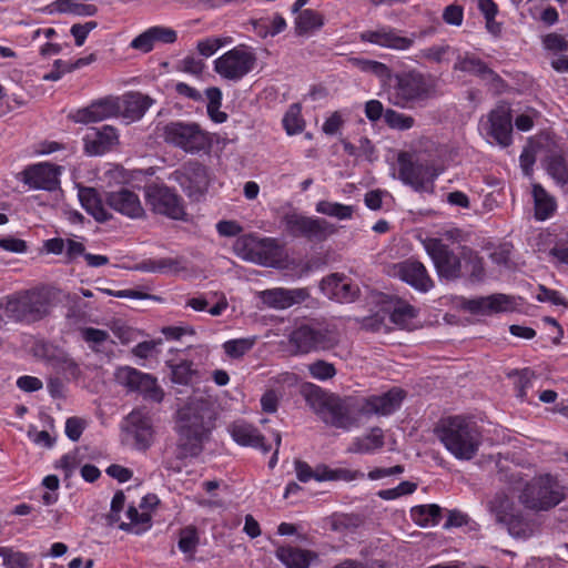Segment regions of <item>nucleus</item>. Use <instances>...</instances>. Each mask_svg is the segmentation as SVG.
<instances>
[{"label":"nucleus","mask_w":568,"mask_h":568,"mask_svg":"<svg viewBox=\"0 0 568 568\" xmlns=\"http://www.w3.org/2000/svg\"><path fill=\"white\" fill-rule=\"evenodd\" d=\"M489 313L505 312L510 308L511 301L505 294H493L487 296Z\"/></svg>","instance_id":"62"},{"label":"nucleus","mask_w":568,"mask_h":568,"mask_svg":"<svg viewBox=\"0 0 568 568\" xmlns=\"http://www.w3.org/2000/svg\"><path fill=\"white\" fill-rule=\"evenodd\" d=\"M384 121L390 129L400 131L409 130L415 124V119L413 116L397 112L393 109L385 110Z\"/></svg>","instance_id":"47"},{"label":"nucleus","mask_w":568,"mask_h":568,"mask_svg":"<svg viewBox=\"0 0 568 568\" xmlns=\"http://www.w3.org/2000/svg\"><path fill=\"white\" fill-rule=\"evenodd\" d=\"M397 275L415 290L427 292L434 286V282L423 263L416 260H407L397 265Z\"/></svg>","instance_id":"25"},{"label":"nucleus","mask_w":568,"mask_h":568,"mask_svg":"<svg viewBox=\"0 0 568 568\" xmlns=\"http://www.w3.org/2000/svg\"><path fill=\"white\" fill-rule=\"evenodd\" d=\"M256 57L245 47H235L214 61V70L222 78L237 81L254 68Z\"/></svg>","instance_id":"13"},{"label":"nucleus","mask_w":568,"mask_h":568,"mask_svg":"<svg viewBox=\"0 0 568 568\" xmlns=\"http://www.w3.org/2000/svg\"><path fill=\"white\" fill-rule=\"evenodd\" d=\"M503 525H505L509 534L518 538H527L534 534V524L524 519L520 510L510 516Z\"/></svg>","instance_id":"45"},{"label":"nucleus","mask_w":568,"mask_h":568,"mask_svg":"<svg viewBox=\"0 0 568 568\" xmlns=\"http://www.w3.org/2000/svg\"><path fill=\"white\" fill-rule=\"evenodd\" d=\"M435 92L432 75L410 70L394 75V84L387 91L388 102L400 109H410L429 99Z\"/></svg>","instance_id":"6"},{"label":"nucleus","mask_w":568,"mask_h":568,"mask_svg":"<svg viewBox=\"0 0 568 568\" xmlns=\"http://www.w3.org/2000/svg\"><path fill=\"white\" fill-rule=\"evenodd\" d=\"M214 428L213 413L204 400H191L176 413L174 430L178 435L179 458L196 457Z\"/></svg>","instance_id":"1"},{"label":"nucleus","mask_w":568,"mask_h":568,"mask_svg":"<svg viewBox=\"0 0 568 568\" xmlns=\"http://www.w3.org/2000/svg\"><path fill=\"white\" fill-rule=\"evenodd\" d=\"M547 173L556 181L557 184H568V164L560 153H550L544 161Z\"/></svg>","instance_id":"39"},{"label":"nucleus","mask_w":568,"mask_h":568,"mask_svg":"<svg viewBox=\"0 0 568 568\" xmlns=\"http://www.w3.org/2000/svg\"><path fill=\"white\" fill-rule=\"evenodd\" d=\"M105 202L110 209L130 219H140L145 214L138 194L128 189L108 193Z\"/></svg>","instance_id":"22"},{"label":"nucleus","mask_w":568,"mask_h":568,"mask_svg":"<svg viewBox=\"0 0 568 568\" xmlns=\"http://www.w3.org/2000/svg\"><path fill=\"white\" fill-rule=\"evenodd\" d=\"M114 376L118 384L124 386L129 392L140 393L148 400L161 403L164 397L156 378L150 374L123 366L116 369Z\"/></svg>","instance_id":"14"},{"label":"nucleus","mask_w":568,"mask_h":568,"mask_svg":"<svg viewBox=\"0 0 568 568\" xmlns=\"http://www.w3.org/2000/svg\"><path fill=\"white\" fill-rule=\"evenodd\" d=\"M42 351L43 357L53 367L62 369L64 372H69L73 376L78 375V364L72 358H70L64 352L51 345H42Z\"/></svg>","instance_id":"38"},{"label":"nucleus","mask_w":568,"mask_h":568,"mask_svg":"<svg viewBox=\"0 0 568 568\" xmlns=\"http://www.w3.org/2000/svg\"><path fill=\"white\" fill-rule=\"evenodd\" d=\"M295 13L294 30L298 37L310 36L324 26V16L316 10L301 9Z\"/></svg>","instance_id":"34"},{"label":"nucleus","mask_w":568,"mask_h":568,"mask_svg":"<svg viewBox=\"0 0 568 568\" xmlns=\"http://www.w3.org/2000/svg\"><path fill=\"white\" fill-rule=\"evenodd\" d=\"M82 338L93 345L103 344L110 337L109 333L103 329L94 328V327H84L81 329Z\"/></svg>","instance_id":"57"},{"label":"nucleus","mask_w":568,"mask_h":568,"mask_svg":"<svg viewBox=\"0 0 568 568\" xmlns=\"http://www.w3.org/2000/svg\"><path fill=\"white\" fill-rule=\"evenodd\" d=\"M484 130L487 136L494 139L503 148L511 143V113L510 108L503 103L493 109L484 123Z\"/></svg>","instance_id":"18"},{"label":"nucleus","mask_w":568,"mask_h":568,"mask_svg":"<svg viewBox=\"0 0 568 568\" xmlns=\"http://www.w3.org/2000/svg\"><path fill=\"white\" fill-rule=\"evenodd\" d=\"M123 432L133 439L134 447L140 450L148 449L154 438L152 418L145 408L133 409L122 424Z\"/></svg>","instance_id":"17"},{"label":"nucleus","mask_w":568,"mask_h":568,"mask_svg":"<svg viewBox=\"0 0 568 568\" xmlns=\"http://www.w3.org/2000/svg\"><path fill=\"white\" fill-rule=\"evenodd\" d=\"M60 170L49 163H39L23 171V181L33 189L52 191L59 185Z\"/></svg>","instance_id":"24"},{"label":"nucleus","mask_w":568,"mask_h":568,"mask_svg":"<svg viewBox=\"0 0 568 568\" xmlns=\"http://www.w3.org/2000/svg\"><path fill=\"white\" fill-rule=\"evenodd\" d=\"M130 47L132 49L141 51L143 53L150 52L154 47V42H153L150 29H146L144 32H142L141 34L135 37L131 41Z\"/></svg>","instance_id":"60"},{"label":"nucleus","mask_w":568,"mask_h":568,"mask_svg":"<svg viewBox=\"0 0 568 568\" xmlns=\"http://www.w3.org/2000/svg\"><path fill=\"white\" fill-rule=\"evenodd\" d=\"M227 43L226 39L209 38L197 43V51L201 55L209 58L213 55L221 47Z\"/></svg>","instance_id":"55"},{"label":"nucleus","mask_w":568,"mask_h":568,"mask_svg":"<svg viewBox=\"0 0 568 568\" xmlns=\"http://www.w3.org/2000/svg\"><path fill=\"white\" fill-rule=\"evenodd\" d=\"M98 23L95 21H88L83 24L77 23L71 27V34L74 37L75 44L81 47L90 31L95 29Z\"/></svg>","instance_id":"58"},{"label":"nucleus","mask_w":568,"mask_h":568,"mask_svg":"<svg viewBox=\"0 0 568 568\" xmlns=\"http://www.w3.org/2000/svg\"><path fill=\"white\" fill-rule=\"evenodd\" d=\"M79 200L82 207L92 215L98 222H105L111 219L103 200L93 187H80Z\"/></svg>","instance_id":"32"},{"label":"nucleus","mask_w":568,"mask_h":568,"mask_svg":"<svg viewBox=\"0 0 568 568\" xmlns=\"http://www.w3.org/2000/svg\"><path fill=\"white\" fill-rule=\"evenodd\" d=\"M414 37L415 33H412L410 37H404L400 31L387 26L378 27L375 30H366L359 36L364 42L396 51L410 49L414 45Z\"/></svg>","instance_id":"20"},{"label":"nucleus","mask_w":568,"mask_h":568,"mask_svg":"<svg viewBox=\"0 0 568 568\" xmlns=\"http://www.w3.org/2000/svg\"><path fill=\"white\" fill-rule=\"evenodd\" d=\"M435 434L445 448L457 459L470 460L481 444V435L477 427L460 416L442 419Z\"/></svg>","instance_id":"5"},{"label":"nucleus","mask_w":568,"mask_h":568,"mask_svg":"<svg viewBox=\"0 0 568 568\" xmlns=\"http://www.w3.org/2000/svg\"><path fill=\"white\" fill-rule=\"evenodd\" d=\"M229 433L234 442L241 446L260 448L263 453H267L271 449V446L265 444L264 436L253 425L243 420L232 423L229 426Z\"/></svg>","instance_id":"29"},{"label":"nucleus","mask_w":568,"mask_h":568,"mask_svg":"<svg viewBox=\"0 0 568 568\" xmlns=\"http://www.w3.org/2000/svg\"><path fill=\"white\" fill-rule=\"evenodd\" d=\"M332 568H387L382 560L358 561L355 559H345Z\"/></svg>","instance_id":"64"},{"label":"nucleus","mask_w":568,"mask_h":568,"mask_svg":"<svg viewBox=\"0 0 568 568\" xmlns=\"http://www.w3.org/2000/svg\"><path fill=\"white\" fill-rule=\"evenodd\" d=\"M119 97L108 95L93 100L88 106L77 110L72 119L77 123L89 124L119 116Z\"/></svg>","instance_id":"19"},{"label":"nucleus","mask_w":568,"mask_h":568,"mask_svg":"<svg viewBox=\"0 0 568 568\" xmlns=\"http://www.w3.org/2000/svg\"><path fill=\"white\" fill-rule=\"evenodd\" d=\"M154 103V100L141 92H128L119 97V116L129 122L139 121Z\"/></svg>","instance_id":"26"},{"label":"nucleus","mask_w":568,"mask_h":568,"mask_svg":"<svg viewBox=\"0 0 568 568\" xmlns=\"http://www.w3.org/2000/svg\"><path fill=\"white\" fill-rule=\"evenodd\" d=\"M152 34L153 42H161V43H174L178 39V33L175 30L169 27H151L149 28Z\"/></svg>","instance_id":"54"},{"label":"nucleus","mask_w":568,"mask_h":568,"mask_svg":"<svg viewBox=\"0 0 568 568\" xmlns=\"http://www.w3.org/2000/svg\"><path fill=\"white\" fill-rule=\"evenodd\" d=\"M398 175L399 179L415 191H427L428 186H433L434 180L439 172L429 164L414 162L407 153L398 155Z\"/></svg>","instance_id":"15"},{"label":"nucleus","mask_w":568,"mask_h":568,"mask_svg":"<svg viewBox=\"0 0 568 568\" xmlns=\"http://www.w3.org/2000/svg\"><path fill=\"white\" fill-rule=\"evenodd\" d=\"M532 196L535 203V217L539 221H545L550 217L556 211L557 203L540 184L532 185Z\"/></svg>","instance_id":"35"},{"label":"nucleus","mask_w":568,"mask_h":568,"mask_svg":"<svg viewBox=\"0 0 568 568\" xmlns=\"http://www.w3.org/2000/svg\"><path fill=\"white\" fill-rule=\"evenodd\" d=\"M175 181L190 199L200 200L207 191L210 179L205 165L197 161L185 163L174 173Z\"/></svg>","instance_id":"16"},{"label":"nucleus","mask_w":568,"mask_h":568,"mask_svg":"<svg viewBox=\"0 0 568 568\" xmlns=\"http://www.w3.org/2000/svg\"><path fill=\"white\" fill-rule=\"evenodd\" d=\"M353 64L363 72L374 74L383 82L392 79L390 69L385 63L379 61L368 59H353Z\"/></svg>","instance_id":"44"},{"label":"nucleus","mask_w":568,"mask_h":568,"mask_svg":"<svg viewBox=\"0 0 568 568\" xmlns=\"http://www.w3.org/2000/svg\"><path fill=\"white\" fill-rule=\"evenodd\" d=\"M565 498V489L552 475L545 474L527 481L518 495V499L527 509L549 510Z\"/></svg>","instance_id":"7"},{"label":"nucleus","mask_w":568,"mask_h":568,"mask_svg":"<svg viewBox=\"0 0 568 568\" xmlns=\"http://www.w3.org/2000/svg\"><path fill=\"white\" fill-rule=\"evenodd\" d=\"M310 296L306 288L276 287L258 292V297L268 307L285 310L304 302Z\"/></svg>","instance_id":"23"},{"label":"nucleus","mask_w":568,"mask_h":568,"mask_svg":"<svg viewBox=\"0 0 568 568\" xmlns=\"http://www.w3.org/2000/svg\"><path fill=\"white\" fill-rule=\"evenodd\" d=\"M308 372L313 378L325 381L336 375V368L332 363L318 359L308 365Z\"/></svg>","instance_id":"53"},{"label":"nucleus","mask_w":568,"mask_h":568,"mask_svg":"<svg viewBox=\"0 0 568 568\" xmlns=\"http://www.w3.org/2000/svg\"><path fill=\"white\" fill-rule=\"evenodd\" d=\"M440 513V507L435 504L416 506L410 510L413 520L420 527L437 525L442 517Z\"/></svg>","instance_id":"41"},{"label":"nucleus","mask_w":568,"mask_h":568,"mask_svg":"<svg viewBox=\"0 0 568 568\" xmlns=\"http://www.w3.org/2000/svg\"><path fill=\"white\" fill-rule=\"evenodd\" d=\"M136 268L151 273H164L166 271L180 272L185 267L182 266V261L180 258L163 257L159 260L143 261Z\"/></svg>","instance_id":"42"},{"label":"nucleus","mask_w":568,"mask_h":568,"mask_svg":"<svg viewBox=\"0 0 568 568\" xmlns=\"http://www.w3.org/2000/svg\"><path fill=\"white\" fill-rule=\"evenodd\" d=\"M283 125L287 134L293 135L304 130V120L301 115V106L295 103L290 106L283 118Z\"/></svg>","instance_id":"46"},{"label":"nucleus","mask_w":568,"mask_h":568,"mask_svg":"<svg viewBox=\"0 0 568 568\" xmlns=\"http://www.w3.org/2000/svg\"><path fill=\"white\" fill-rule=\"evenodd\" d=\"M145 202L155 214L164 215L171 220H187L183 199L166 185H148L145 187Z\"/></svg>","instance_id":"12"},{"label":"nucleus","mask_w":568,"mask_h":568,"mask_svg":"<svg viewBox=\"0 0 568 568\" xmlns=\"http://www.w3.org/2000/svg\"><path fill=\"white\" fill-rule=\"evenodd\" d=\"M321 288L326 295L342 303L354 302L359 293L356 284L346 281L344 276L338 274H332L323 278Z\"/></svg>","instance_id":"28"},{"label":"nucleus","mask_w":568,"mask_h":568,"mask_svg":"<svg viewBox=\"0 0 568 568\" xmlns=\"http://www.w3.org/2000/svg\"><path fill=\"white\" fill-rule=\"evenodd\" d=\"M255 344V337L231 339L224 343L223 348L227 356L232 358L242 357Z\"/></svg>","instance_id":"50"},{"label":"nucleus","mask_w":568,"mask_h":568,"mask_svg":"<svg viewBox=\"0 0 568 568\" xmlns=\"http://www.w3.org/2000/svg\"><path fill=\"white\" fill-rule=\"evenodd\" d=\"M60 290L41 286L22 291L7 297L4 311L17 322L34 323L47 317L60 302Z\"/></svg>","instance_id":"4"},{"label":"nucleus","mask_w":568,"mask_h":568,"mask_svg":"<svg viewBox=\"0 0 568 568\" xmlns=\"http://www.w3.org/2000/svg\"><path fill=\"white\" fill-rule=\"evenodd\" d=\"M425 248L440 278L455 281L468 276L471 281H481L485 276L483 257L468 246H460L458 252H454L442 240L429 239Z\"/></svg>","instance_id":"2"},{"label":"nucleus","mask_w":568,"mask_h":568,"mask_svg":"<svg viewBox=\"0 0 568 568\" xmlns=\"http://www.w3.org/2000/svg\"><path fill=\"white\" fill-rule=\"evenodd\" d=\"M0 557L7 568H29L30 558L27 554L14 551L8 547H0Z\"/></svg>","instance_id":"48"},{"label":"nucleus","mask_w":568,"mask_h":568,"mask_svg":"<svg viewBox=\"0 0 568 568\" xmlns=\"http://www.w3.org/2000/svg\"><path fill=\"white\" fill-rule=\"evenodd\" d=\"M286 232L295 237H305L310 242L321 243L336 233L334 224L325 219L305 216L295 212L283 217Z\"/></svg>","instance_id":"11"},{"label":"nucleus","mask_w":568,"mask_h":568,"mask_svg":"<svg viewBox=\"0 0 568 568\" xmlns=\"http://www.w3.org/2000/svg\"><path fill=\"white\" fill-rule=\"evenodd\" d=\"M404 397L405 392L397 387H394L382 395L369 396L359 402L361 416L389 415L399 408Z\"/></svg>","instance_id":"21"},{"label":"nucleus","mask_w":568,"mask_h":568,"mask_svg":"<svg viewBox=\"0 0 568 568\" xmlns=\"http://www.w3.org/2000/svg\"><path fill=\"white\" fill-rule=\"evenodd\" d=\"M275 557L286 568H310L311 562L317 559V554L312 550L282 545L277 546Z\"/></svg>","instance_id":"31"},{"label":"nucleus","mask_w":568,"mask_h":568,"mask_svg":"<svg viewBox=\"0 0 568 568\" xmlns=\"http://www.w3.org/2000/svg\"><path fill=\"white\" fill-rule=\"evenodd\" d=\"M233 248L241 258L263 266L274 267L282 260V247L275 239L246 234L236 239Z\"/></svg>","instance_id":"9"},{"label":"nucleus","mask_w":568,"mask_h":568,"mask_svg":"<svg viewBox=\"0 0 568 568\" xmlns=\"http://www.w3.org/2000/svg\"><path fill=\"white\" fill-rule=\"evenodd\" d=\"M302 394L311 409L326 425L344 430L358 426L362 417L358 400L326 393L313 384L306 385Z\"/></svg>","instance_id":"3"},{"label":"nucleus","mask_w":568,"mask_h":568,"mask_svg":"<svg viewBox=\"0 0 568 568\" xmlns=\"http://www.w3.org/2000/svg\"><path fill=\"white\" fill-rule=\"evenodd\" d=\"M193 374L192 364L182 362L172 368V381L178 384H187Z\"/></svg>","instance_id":"59"},{"label":"nucleus","mask_w":568,"mask_h":568,"mask_svg":"<svg viewBox=\"0 0 568 568\" xmlns=\"http://www.w3.org/2000/svg\"><path fill=\"white\" fill-rule=\"evenodd\" d=\"M454 69L475 74L487 81L496 90H500L504 87L503 79L495 71L488 68V65L483 60L474 55L459 58L455 63Z\"/></svg>","instance_id":"30"},{"label":"nucleus","mask_w":568,"mask_h":568,"mask_svg":"<svg viewBox=\"0 0 568 568\" xmlns=\"http://www.w3.org/2000/svg\"><path fill=\"white\" fill-rule=\"evenodd\" d=\"M317 481L336 480V481H354L363 479L365 474L357 469L349 468H329L327 465H320V473H317Z\"/></svg>","instance_id":"40"},{"label":"nucleus","mask_w":568,"mask_h":568,"mask_svg":"<svg viewBox=\"0 0 568 568\" xmlns=\"http://www.w3.org/2000/svg\"><path fill=\"white\" fill-rule=\"evenodd\" d=\"M416 315L417 312L412 305L400 303L390 313V320L399 327L407 328Z\"/></svg>","instance_id":"49"},{"label":"nucleus","mask_w":568,"mask_h":568,"mask_svg":"<svg viewBox=\"0 0 568 568\" xmlns=\"http://www.w3.org/2000/svg\"><path fill=\"white\" fill-rule=\"evenodd\" d=\"M316 212L338 220H349L353 216L354 207L336 202L320 201L316 204Z\"/></svg>","instance_id":"43"},{"label":"nucleus","mask_w":568,"mask_h":568,"mask_svg":"<svg viewBox=\"0 0 568 568\" xmlns=\"http://www.w3.org/2000/svg\"><path fill=\"white\" fill-rule=\"evenodd\" d=\"M385 445L384 432L379 427H373L367 434L355 437L348 446L351 454H372Z\"/></svg>","instance_id":"33"},{"label":"nucleus","mask_w":568,"mask_h":568,"mask_svg":"<svg viewBox=\"0 0 568 568\" xmlns=\"http://www.w3.org/2000/svg\"><path fill=\"white\" fill-rule=\"evenodd\" d=\"M490 513L495 516L496 521L504 524L510 516L517 514L519 510L516 508L513 499L505 493H497L488 503Z\"/></svg>","instance_id":"36"},{"label":"nucleus","mask_w":568,"mask_h":568,"mask_svg":"<svg viewBox=\"0 0 568 568\" xmlns=\"http://www.w3.org/2000/svg\"><path fill=\"white\" fill-rule=\"evenodd\" d=\"M542 44L549 51H566L568 50V42L558 33H549L542 38Z\"/></svg>","instance_id":"61"},{"label":"nucleus","mask_w":568,"mask_h":568,"mask_svg":"<svg viewBox=\"0 0 568 568\" xmlns=\"http://www.w3.org/2000/svg\"><path fill=\"white\" fill-rule=\"evenodd\" d=\"M162 138L168 144L190 154L209 151L212 146L209 132L196 122L171 121L163 125Z\"/></svg>","instance_id":"8"},{"label":"nucleus","mask_w":568,"mask_h":568,"mask_svg":"<svg viewBox=\"0 0 568 568\" xmlns=\"http://www.w3.org/2000/svg\"><path fill=\"white\" fill-rule=\"evenodd\" d=\"M84 151L89 155H101L110 151L119 142V134L115 128L103 125L99 130L88 133L84 139Z\"/></svg>","instance_id":"27"},{"label":"nucleus","mask_w":568,"mask_h":568,"mask_svg":"<svg viewBox=\"0 0 568 568\" xmlns=\"http://www.w3.org/2000/svg\"><path fill=\"white\" fill-rule=\"evenodd\" d=\"M129 523H121L119 528L123 531L140 535L151 527V515L148 511L139 513L134 506H130L126 510Z\"/></svg>","instance_id":"37"},{"label":"nucleus","mask_w":568,"mask_h":568,"mask_svg":"<svg viewBox=\"0 0 568 568\" xmlns=\"http://www.w3.org/2000/svg\"><path fill=\"white\" fill-rule=\"evenodd\" d=\"M85 422L79 417H70L65 422V435L72 442H78L84 430Z\"/></svg>","instance_id":"56"},{"label":"nucleus","mask_w":568,"mask_h":568,"mask_svg":"<svg viewBox=\"0 0 568 568\" xmlns=\"http://www.w3.org/2000/svg\"><path fill=\"white\" fill-rule=\"evenodd\" d=\"M417 488V484L405 480L397 487L383 489L377 493V496L384 500H393L400 496L413 494Z\"/></svg>","instance_id":"52"},{"label":"nucleus","mask_w":568,"mask_h":568,"mask_svg":"<svg viewBox=\"0 0 568 568\" xmlns=\"http://www.w3.org/2000/svg\"><path fill=\"white\" fill-rule=\"evenodd\" d=\"M179 69L185 73L200 75L204 69V62L201 59L187 55L181 61Z\"/></svg>","instance_id":"63"},{"label":"nucleus","mask_w":568,"mask_h":568,"mask_svg":"<svg viewBox=\"0 0 568 568\" xmlns=\"http://www.w3.org/2000/svg\"><path fill=\"white\" fill-rule=\"evenodd\" d=\"M199 545V535L194 526H187L180 531L179 549L184 554H193Z\"/></svg>","instance_id":"51"},{"label":"nucleus","mask_w":568,"mask_h":568,"mask_svg":"<svg viewBox=\"0 0 568 568\" xmlns=\"http://www.w3.org/2000/svg\"><path fill=\"white\" fill-rule=\"evenodd\" d=\"M288 342L295 348V354H307L313 351H326L339 342L335 329L320 325H301L288 335Z\"/></svg>","instance_id":"10"}]
</instances>
